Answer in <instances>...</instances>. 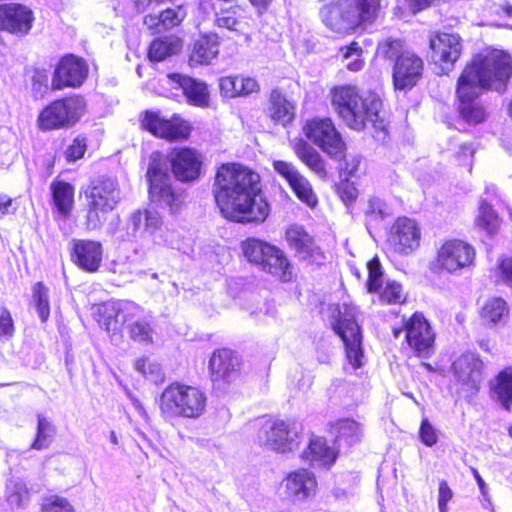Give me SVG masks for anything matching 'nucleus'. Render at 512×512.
<instances>
[{
    "label": "nucleus",
    "instance_id": "f257e3e1",
    "mask_svg": "<svg viewBox=\"0 0 512 512\" xmlns=\"http://www.w3.org/2000/svg\"><path fill=\"white\" fill-rule=\"evenodd\" d=\"M213 193L223 216L234 222L262 223L270 213L260 176L242 165L223 164L217 170Z\"/></svg>",
    "mask_w": 512,
    "mask_h": 512
},
{
    "label": "nucleus",
    "instance_id": "f03ea898",
    "mask_svg": "<svg viewBox=\"0 0 512 512\" xmlns=\"http://www.w3.org/2000/svg\"><path fill=\"white\" fill-rule=\"evenodd\" d=\"M512 74V60L508 54L493 51L476 55L466 65L457 81L459 113L468 123L485 119V110L477 101L484 89L503 91Z\"/></svg>",
    "mask_w": 512,
    "mask_h": 512
},
{
    "label": "nucleus",
    "instance_id": "7ed1b4c3",
    "mask_svg": "<svg viewBox=\"0 0 512 512\" xmlns=\"http://www.w3.org/2000/svg\"><path fill=\"white\" fill-rule=\"evenodd\" d=\"M331 95L332 105L349 128L362 131L370 125L376 133L386 135L382 101L376 94L361 95L356 87L346 85L334 88Z\"/></svg>",
    "mask_w": 512,
    "mask_h": 512
},
{
    "label": "nucleus",
    "instance_id": "20e7f679",
    "mask_svg": "<svg viewBox=\"0 0 512 512\" xmlns=\"http://www.w3.org/2000/svg\"><path fill=\"white\" fill-rule=\"evenodd\" d=\"M380 0H330L320 9L323 24L330 30L348 34L371 24L377 16Z\"/></svg>",
    "mask_w": 512,
    "mask_h": 512
},
{
    "label": "nucleus",
    "instance_id": "39448f33",
    "mask_svg": "<svg viewBox=\"0 0 512 512\" xmlns=\"http://www.w3.org/2000/svg\"><path fill=\"white\" fill-rule=\"evenodd\" d=\"M102 324L108 332L120 331L127 325L130 337L141 343H152L154 331L150 322L142 317L143 309L136 303L120 300L102 306Z\"/></svg>",
    "mask_w": 512,
    "mask_h": 512
},
{
    "label": "nucleus",
    "instance_id": "423d86ee",
    "mask_svg": "<svg viewBox=\"0 0 512 512\" xmlns=\"http://www.w3.org/2000/svg\"><path fill=\"white\" fill-rule=\"evenodd\" d=\"M206 396L200 389L172 383L159 398L161 415L166 419L175 417L198 418L206 407Z\"/></svg>",
    "mask_w": 512,
    "mask_h": 512
},
{
    "label": "nucleus",
    "instance_id": "0eeeda50",
    "mask_svg": "<svg viewBox=\"0 0 512 512\" xmlns=\"http://www.w3.org/2000/svg\"><path fill=\"white\" fill-rule=\"evenodd\" d=\"M360 311L353 304L343 303L337 308V315L334 316L332 328L342 339L346 356L353 368L361 367L362 332L359 325Z\"/></svg>",
    "mask_w": 512,
    "mask_h": 512
},
{
    "label": "nucleus",
    "instance_id": "6e6552de",
    "mask_svg": "<svg viewBox=\"0 0 512 512\" xmlns=\"http://www.w3.org/2000/svg\"><path fill=\"white\" fill-rule=\"evenodd\" d=\"M85 107L84 98L78 95L57 99L40 112L38 128L44 132L70 128L83 116Z\"/></svg>",
    "mask_w": 512,
    "mask_h": 512
},
{
    "label": "nucleus",
    "instance_id": "1a4fd4ad",
    "mask_svg": "<svg viewBox=\"0 0 512 512\" xmlns=\"http://www.w3.org/2000/svg\"><path fill=\"white\" fill-rule=\"evenodd\" d=\"M303 437L301 426L294 421L269 419L258 433V444L267 448H295Z\"/></svg>",
    "mask_w": 512,
    "mask_h": 512
},
{
    "label": "nucleus",
    "instance_id": "9d476101",
    "mask_svg": "<svg viewBox=\"0 0 512 512\" xmlns=\"http://www.w3.org/2000/svg\"><path fill=\"white\" fill-rule=\"evenodd\" d=\"M304 132L310 141L330 157L340 159L343 156L346 145L329 118L309 121L304 127Z\"/></svg>",
    "mask_w": 512,
    "mask_h": 512
},
{
    "label": "nucleus",
    "instance_id": "9b49d317",
    "mask_svg": "<svg viewBox=\"0 0 512 512\" xmlns=\"http://www.w3.org/2000/svg\"><path fill=\"white\" fill-rule=\"evenodd\" d=\"M146 176L149 182L151 200L168 207L172 213L176 212L182 203V195L172 189L170 176L167 171L159 162L152 160Z\"/></svg>",
    "mask_w": 512,
    "mask_h": 512
},
{
    "label": "nucleus",
    "instance_id": "f8f14e48",
    "mask_svg": "<svg viewBox=\"0 0 512 512\" xmlns=\"http://www.w3.org/2000/svg\"><path fill=\"white\" fill-rule=\"evenodd\" d=\"M430 59L439 67L441 74H448L459 59L463 45L462 39L454 33H437L429 39Z\"/></svg>",
    "mask_w": 512,
    "mask_h": 512
},
{
    "label": "nucleus",
    "instance_id": "ddd939ff",
    "mask_svg": "<svg viewBox=\"0 0 512 512\" xmlns=\"http://www.w3.org/2000/svg\"><path fill=\"white\" fill-rule=\"evenodd\" d=\"M403 330L409 347L417 356L428 358L433 353L435 334L422 314L414 313Z\"/></svg>",
    "mask_w": 512,
    "mask_h": 512
},
{
    "label": "nucleus",
    "instance_id": "4468645a",
    "mask_svg": "<svg viewBox=\"0 0 512 512\" xmlns=\"http://www.w3.org/2000/svg\"><path fill=\"white\" fill-rule=\"evenodd\" d=\"M453 374L468 396L479 392L483 380V362L473 353L462 354L452 365Z\"/></svg>",
    "mask_w": 512,
    "mask_h": 512
},
{
    "label": "nucleus",
    "instance_id": "2eb2a0df",
    "mask_svg": "<svg viewBox=\"0 0 512 512\" xmlns=\"http://www.w3.org/2000/svg\"><path fill=\"white\" fill-rule=\"evenodd\" d=\"M141 125L153 135L169 141L184 140L190 134V126L186 121L178 117L165 119L151 111L145 112Z\"/></svg>",
    "mask_w": 512,
    "mask_h": 512
},
{
    "label": "nucleus",
    "instance_id": "dca6fc26",
    "mask_svg": "<svg viewBox=\"0 0 512 512\" xmlns=\"http://www.w3.org/2000/svg\"><path fill=\"white\" fill-rule=\"evenodd\" d=\"M169 163L174 177L183 183L196 181L202 170V156L192 148H174L169 154Z\"/></svg>",
    "mask_w": 512,
    "mask_h": 512
},
{
    "label": "nucleus",
    "instance_id": "f3484780",
    "mask_svg": "<svg viewBox=\"0 0 512 512\" xmlns=\"http://www.w3.org/2000/svg\"><path fill=\"white\" fill-rule=\"evenodd\" d=\"M424 62L413 51H407L393 65L392 80L396 90H411L423 75Z\"/></svg>",
    "mask_w": 512,
    "mask_h": 512
},
{
    "label": "nucleus",
    "instance_id": "a211bd4d",
    "mask_svg": "<svg viewBox=\"0 0 512 512\" xmlns=\"http://www.w3.org/2000/svg\"><path fill=\"white\" fill-rule=\"evenodd\" d=\"M475 257L474 248L461 240H448L438 251L437 262L446 271L452 273L468 267Z\"/></svg>",
    "mask_w": 512,
    "mask_h": 512
},
{
    "label": "nucleus",
    "instance_id": "6ab92c4d",
    "mask_svg": "<svg viewBox=\"0 0 512 512\" xmlns=\"http://www.w3.org/2000/svg\"><path fill=\"white\" fill-rule=\"evenodd\" d=\"M421 232L417 223L407 217H400L391 227L389 242L400 254H410L419 247Z\"/></svg>",
    "mask_w": 512,
    "mask_h": 512
},
{
    "label": "nucleus",
    "instance_id": "aec40b11",
    "mask_svg": "<svg viewBox=\"0 0 512 512\" xmlns=\"http://www.w3.org/2000/svg\"><path fill=\"white\" fill-rule=\"evenodd\" d=\"M89 201L96 207L115 209L121 200V190L118 180L108 175H99L93 178L86 191Z\"/></svg>",
    "mask_w": 512,
    "mask_h": 512
},
{
    "label": "nucleus",
    "instance_id": "412c9836",
    "mask_svg": "<svg viewBox=\"0 0 512 512\" xmlns=\"http://www.w3.org/2000/svg\"><path fill=\"white\" fill-rule=\"evenodd\" d=\"M187 16V8L183 4H174L166 0L164 6H159L156 12L149 13L143 23L153 33H162L178 26Z\"/></svg>",
    "mask_w": 512,
    "mask_h": 512
},
{
    "label": "nucleus",
    "instance_id": "4be33fe9",
    "mask_svg": "<svg viewBox=\"0 0 512 512\" xmlns=\"http://www.w3.org/2000/svg\"><path fill=\"white\" fill-rule=\"evenodd\" d=\"M86 76L87 66L82 60L74 56L64 57L54 71L52 88L61 90L64 87H78Z\"/></svg>",
    "mask_w": 512,
    "mask_h": 512
},
{
    "label": "nucleus",
    "instance_id": "5701e85b",
    "mask_svg": "<svg viewBox=\"0 0 512 512\" xmlns=\"http://www.w3.org/2000/svg\"><path fill=\"white\" fill-rule=\"evenodd\" d=\"M33 13L24 5L9 3L0 5V30L24 35L32 27Z\"/></svg>",
    "mask_w": 512,
    "mask_h": 512
},
{
    "label": "nucleus",
    "instance_id": "b1692460",
    "mask_svg": "<svg viewBox=\"0 0 512 512\" xmlns=\"http://www.w3.org/2000/svg\"><path fill=\"white\" fill-rule=\"evenodd\" d=\"M72 261L86 272H96L102 262V244L94 240H73Z\"/></svg>",
    "mask_w": 512,
    "mask_h": 512
},
{
    "label": "nucleus",
    "instance_id": "393cba45",
    "mask_svg": "<svg viewBox=\"0 0 512 512\" xmlns=\"http://www.w3.org/2000/svg\"><path fill=\"white\" fill-rule=\"evenodd\" d=\"M286 238L299 259L317 264L324 260V255L314 243L313 238L301 226H291L286 231Z\"/></svg>",
    "mask_w": 512,
    "mask_h": 512
},
{
    "label": "nucleus",
    "instance_id": "a878e982",
    "mask_svg": "<svg viewBox=\"0 0 512 512\" xmlns=\"http://www.w3.org/2000/svg\"><path fill=\"white\" fill-rule=\"evenodd\" d=\"M285 496L292 501H303L314 491L317 482L313 473L300 469L290 473L282 483Z\"/></svg>",
    "mask_w": 512,
    "mask_h": 512
},
{
    "label": "nucleus",
    "instance_id": "bb28decb",
    "mask_svg": "<svg viewBox=\"0 0 512 512\" xmlns=\"http://www.w3.org/2000/svg\"><path fill=\"white\" fill-rule=\"evenodd\" d=\"M167 78L171 84L182 89L188 103L199 107L208 106L209 90L205 82L178 73L169 74Z\"/></svg>",
    "mask_w": 512,
    "mask_h": 512
},
{
    "label": "nucleus",
    "instance_id": "cd10ccee",
    "mask_svg": "<svg viewBox=\"0 0 512 512\" xmlns=\"http://www.w3.org/2000/svg\"><path fill=\"white\" fill-rule=\"evenodd\" d=\"M239 361L230 349H220L213 353L209 361L212 381L229 382L236 374Z\"/></svg>",
    "mask_w": 512,
    "mask_h": 512
},
{
    "label": "nucleus",
    "instance_id": "c85d7f7f",
    "mask_svg": "<svg viewBox=\"0 0 512 512\" xmlns=\"http://www.w3.org/2000/svg\"><path fill=\"white\" fill-rule=\"evenodd\" d=\"M481 323L487 328L503 327L510 318V307L501 297L487 299L480 308Z\"/></svg>",
    "mask_w": 512,
    "mask_h": 512
},
{
    "label": "nucleus",
    "instance_id": "c756f323",
    "mask_svg": "<svg viewBox=\"0 0 512 512\" xmlns=\"http://www.w3.org/2000/svg\"><path fill=\"white\" fill-rule=\"evenodd\" d=\"M490 395L504 410L512 409V366L500 371L490 382Z\"/></svg>",
    "mask_w": 512,
    "mask_h": 512
},
{
    "label": "nucleus",
    "instance_id": "7c9ffc66",
    "mask_svg": "<svg viewBox=\"0 0 512 512\" xmlns=\"http://www.w3.org/2000/svg\"><path fill=\"white\" fill-rule=\"evenodd\" d=\"M218 53V36L216 34L201 35L193 43L189 63L191 66L209 64Z\"/></svg>",
    "mask_w": 512,
    "mask_h": 512
},
{
    "label": "nucleus",
    "instance_id": "2f4dec72",
    "mask_svg": "<svg viewBox=\"0 0 512 512\" xmlns=\"http://www.w3.org/2000/svg\"><path fill=\"white\" fill-rule=\"evenodd\" d=\"M260 269L283 282H288L292 278V266L284 252L276 246L273 247V252L268 254Z\"/></svg>",
    "mask_w": 512,
    "mask_h": 512
},
{
    "label": "nucleus",
    "instance_id": "473e14b6",
    "mask_svg": "<svg viewBox=\"0 0 512 512\" xmlns=\"http://www.w3.org/2000/svg\"><path fill=\"white\" fill-rule=\"evenodd\" d=\"M336 434L334 444L338 447H352L361 441L362 430L360 425L351 419L339 420L332 426Z\"/></svg>",
    "mask_w": 512,
    "mask_h": 512
},
{
    "label": "nucleus",
    "instance_id": "72a5a7b5",
    "mask_svg": "<svg viewBox=\"0 0 512 512\" xmlns=\"http://www.w3.org/2000/svg\"><path fill=\"white\" fill-rule=\"evenodd\" d=\"M271 117L275 122L286 126L291 123L295 116L294 105L277 89L270 94Z\"/></svg>",
    "mask_w": 512,
    "mask_h": 512
},
{
    "label": "nucleus",
    "instance_id": "f704fd0d",
    "mask_svg": "<svg viewBox=\"0 0 512 512\" xmlns=\"http://www.w3.org/2000/svg\"><path fill=\"white\" fill-rule=\"evenodd\" d=\"M182 49V41L175 36L155 39L149 47L148 56L151 61L160 62L175 55Z\"/></svg>",
    "mask_w": 512,
    "mask_h": 512
},
{
    "label": "nucleus",
    "instance_id": "c9c22d12",
    "mask_svg": "<svg viewBox=\"0 0 512 512\" xmlns=\"http://www.w3.org/2000/svg\"><path fill=\"white\" fill-rule=\"evenodd\" d=\"M297 156L320 178L327 177L325 161L321 155L305 141H300L295 148Z\"/></svg>",
    "mask_w": 512,
    "mask_h": 512
},
{
    "label": "nucleus",
    "instance_id": "e433bc0d",
    "mask_svg": "<svg viewBox=\"0 0 512 512\" xmlns=\"http://www.w3.org/2000/svg\"><path fill=\"white\" fill-rule=\"evenodd\" d=\"M274 245L256 238H249L242 243L244 256L250 263L257 265L259 268L266 260L270 252H273Z\"/></svg>",
    "mask_w": 512,
    "mask_h": 512
},
{
    "label": "nucleus",
    "instance_id": "4c0bfd02",
    "mask_svg": "<svg viewBox=\"0 0 512 512\" xmlns=\"http://www.w3.org/2000/svg\"><path fill=\"white\" fill-rule=\"evenodd\" d=\"M6 499L12 508L22 507L28 501L29 491L22 479L11 477L7 480Z\"/></svg>",
    "mask_w": 512,
    "mask_h": 512
},
{
    "label": "nucleus",
    "instance_id": "58836bf2",
    "mask_svg": "<svg viewBox=\"0 0 512 512\" xmlns=\"http://www.w3.org/2000/svg\"><path fill=\"white\" fill-rule=\"evenodd\" d=\"M339 450H303L301 458L315 469L328 470L338 458Z\"/></svg>",
    "mask_w": 512,
    "mask_h": 512
},
{
    "label": "nucleus",
    "instance_id": "ea45409f",
    "mask_svg": "<svg viewBox=\"0 0 512 512\" xmlns=\"http://www.w3.org/2000/svg\"><path fill=\"white\" fill-rule=\"evenodd\" d=\"M53 201L60 213L67 215L72 207L73 187L66 182L51 184Z\"/></svg>",
    "mask_w": 512,
    "mask_h": 512
},
{
    "label": "nucleus",
    "instance_id": "a19ab883",
    "mask_svg": "<svg viewBox=\"0 0 512 512\" xmlns=\"http://www.w3.org/2000/svg\"><path fill=\"white\" fill-rule=\"evenodd\" d=\"M163 222L157 211L144 210V232L154 236V241L158 244H167L173 246L172 240L163 237Z\"/></svg>",
    "mask_w": 512,
    "mask_h": 512
},
{
    "label": "nucleus",
    "instance_id": "79ce46f5",
    "mask_svg": "<svg viewBox=\"0 0 512 512\" xmlns=\"http://www.w3.org/2000/svg\"><path fill=\"white\" fill-rule=\"evenodd\" d=\"M56 434L55 426L45 416L37 415V435L30 448H47Z\"/></svg>",
    "mask_w": 512,
    "mask_h": 512
},
{
    "label": "nucleus",
    "instance_id": "37998d69",
    "mask_svg": "<svg viewBox=\"0 0 512 512\" xmlns=\"http://www.w3.org/2000/svg\"><path fill=\"white\" fill-rule=\"evenodd\" d=\"M407 51L402 40L391 37L380 41L377 46L378 56L394 63Z\"/></svg>",
    "mask_w": 512,
    "mask_h": 512
},
{
    "label": "nucleus",
    "instance_id": "c03bdc74",
    "mask_svg": "<svg viewBox=\"0 0 512 512\" xmlns=\"http://www.w3.org/2000/svg\"><path fill=\"white\" fill-rule=\"evenodd\" d=\"M477 224L489 234L495 233L500 225L497 213L485 200L480 203Z\"/></svg>",
    "mask_w": 512,
    "mask_h": 512
},
{
    "label": "nucleus",
    "instance_id": "a18cd8bd",
    "mask_svg": "<svg viewBox=\"0 0 512 512\" xmlns=\"http://www.w3.org/2000/svg\"><path fill=\"white\" fill-rule=\"evenodd\" d=\"M33 300L40 320L46 322L50 315V306L48 288L42 282L34 285Z\"/></svg>",
    "mask_w": 512,
    "mask_h": 512
},
{
    "label": "nucleus",
    "instance_id": "49530a36",
    "mask_svg": "<svg viewBox=\"0 0 512 512\" xmlns=\"http://www.w3.org/2000/svg\"><path fill=\"white\" fill-rule=\"evenodd\" d=\"M346 68L350 71L357 72L363 68L364 62L361 59L362 48L357 42H352L350 45L340 49Z\"/></svg>",
    "mask_w": 512,
    "mask_h": 512
},
{
    "label": "nucleus",
    "instance_id": "de8ad7c7",
    "mask_svg": "<svg viewBox=\"0 0 512 512\" xmlns=\"http://www.w3.org/2000/svg\"><path fill=\"white\" fill-rule=\"evenodd\" d=\"M296 196L310 207H314L318 200L316 194L313 192L310 182L303 176L290 186Z\"/></svg>",
    "mask_w": 512,
    "mask_h": 512
},
{
    "label": "nucleus",
    "instance_id": "09e8293b",
    "mask_svg": "<svg viewBox=\"0 0 512 512\" xmlns=\"http://www.w3.org/2000/svg\"><path fill=\"white\" fill-rule=\"evenodd\" d=\"M135 369L151 382L157 383L163 380L164 375L160 365L148 357L138 359L135 362Z\"/></svg>",
    "mask_w": 512,
    "mask_h": 512
},
{
    "label": "nucleus",
    "instance_id": "8fccbe9b",
    "mask_svg": "<svg viewBox=\"0 0 512 512\" xmlns=\"http://www.w3.org/2000/svg\"><path fill=\"white\" fill-rule=\"evenodd\" d=\"M89 209L86 216V227L88 230H97L102 227L106 221V215L112 211L106 207H96L94 202L89 201Z\"/></svg>",
    "mask_w": 512,
    "mask_h": 512
},
{
    "label": "nucleus",
    "instance_id": "3c124183",
    "mask_svg": "<svg viewBox=\"0 0 512 512\" xmlns=\"http://www.w3.org/2000/svg\"><path fill=\"white\" fill-rule=\"evenodd\" d=\"M368 281L367 288L369 292H378L383 285V273L380 262L377 258L372 259L367 264Z\"/></svg>",
    "mask_w": 512,
    "mask_h": 512
},
{
    "label": "nucleus",
    "instance_id": "603ef678",
    "mask_svg": "<svg viewBox=\"0 0 512 512\" xmlns=\"http://www.w3.org/2000/svg\"><path fill=\"white\" fill-rule=\"evenodd\" d=\"M126 230L129 240H137L138 238L143 237L146 233L144 232V211L136 210L130 215L127 221Z\"/></svg>",
    "mask_w": 512,
    "mask_h": 512
},
{
    "label": "nucleus",
    "instance_id": "864d4df0",
    "mask_svg": "<svg viewBox=\"0 0 512 512\" xmlns=\"http://www.w3.org/2000/svg\"><path fill=\"white\" fill-rule=\"evenodd\" d=\"M42 512H75V510L66 498L50 495L44 498Z\"/></svg>",
    "mask_w": 512,
    "mask_h": 512
},
{
    "label": "nucleus",
    "instance_id": "5fc2aeb1",
    "mask_svg": "<svg viewBox=\"0 0 512 512\" xmlns=\"http://www.w3.org/2000/svg\"><path fill=\"white\" fill-rule=\"evenodd\" d=\"M273 168L290 186L301 176L297 168L291 162L275 160L273 161Z\"/></svg>",
    "mask_w": 512,
    "mask_h": 512
},
{
    "label": "nucleus",
    "instance_id": "6e6d98bb",
    "mask_svg": "<svg viewBox=\"0 0 512 512\" xmlns=\"http://www.w3.org/2000/svg\"><path fill=\"white\" fill-rule=\"evenodd\" d=\"M237 8H230L216 14L215 24L220 28L237 31L238 19Z\"/></svg>",
    "mask_w": 512,
    "mask_h": 512
},
{
    "label": "nucleus",
    "instance_id": "4d7b16f0",
    "mask_svg": "<svg viewBox=\"0 0 512 512\" xmlns=\"http://www.w3.org/2000/svg\"><path fill=\"white\" fill-rule=\"evenodd\" d=\"M380 299L388 304L402 301V286L395 281H388L380 294Z\"/></svg>",
    "mask_w": 512,
    "mask_h": 512
},
{
    "label": "nucleus",
    "instance_id": "13d9d810",
    "mask_svg": "<svg viewBox=\"0 0 512 512\" xmlns=\"http://www.w3.org/2000/svg\"><path fill=\"white\" fill-rule=\"evenodd\" d=\"M434 1L435 0H397L396 8L400 10L402 14H416L417 12L429 7Z\"/></svg>",
    "mask_w": 512,
    "mask_h": 512
},
{
    "label": "nucleus",
    "instance_id": "bf43d9fd",
    "mask_svg": "<svg viewBox=\"0 0 512 512\" xmlns=\"http://www.w3.org/2000/svg\"><path fill=\"white\" fill-rule=\"evenodd\" d=\"M343 158L344 162L340 165L341 173H343L346 177L356 176L361 165L362 158L359 155H345L339 159Z\"/></svg>",
    "mask_w": 512,
    "mask_h": 512
},
{
    "label": "nucleus",
    "instance_id": "052dcab7",
    "mask_svg": "<svg viewBox=\"0 0 512 512\" xmlns=\"http://www.w3.org/2000/svg\"><path fill=\"white\" fill-rule=\"evenodd\" d=\"M86 151V143L83 138H75L65 151L67 161L73 162L83 157Z\"/></svg>",
    "mask_w": 512,
    "mask_h": 512
},
{
    "label": "nucleus",
    "instance_id": "680f3d73",
    "mask_svg": "<svg viewBox=\"0 0 512 512\" xmlns=\"http://www.w3.org/2000/svg\"><path fill=\"white\" fill-rule=\"evenodd\" d=\"M453 497V491L449 487L446 480L439 482L438 488V509L439 512H448V502Z\"/></svg>",
    "mask_w": 512,
    "mask_h": 512
},
{
    "label": "nucleus",
    "instance_id": "e2e57ef3",
    "mask_svg": "<svg viewBox=\"0 0 512 512\" xmlns=\"http://www.w3.org/2000/svg\"><path fill=\"white\" fill-rule=\"evenodd\" d=\"M366 215L373 219H384L388 213L386 211V204L379 198H372L369 200Z\"/></svg>",
    "mask_w": 512,
    "mask_h": 512
},
{
    "label": "nucleus",
    "instance_id": "0e129e2a",
    "mask_svg": "<svg viewBox=\"0 0 512 512\" xmlns=\"http://www.w3.org/2000/svg\"><path fill=\"white\" fill-rule=\"evenodd\" d=\"M338 193L341 199L346 203L350 204L354 202L358 196V191L353 183L347 179L342 181L338 186Z\"/></svg>",
    "mask_w": 512,
    "mask_h": 512
},
{
    "label": "nucleus",
    "instance_id": "69168bd1",
    "mask_svg": "<svg viewBox=\"0 0 512 512\" xmlns=\"http://www.w3.org/2000/svg\"><path fill=\"white\" fill-rule=\"evenodd\" d=\"M236 77L227 76L219 80L221 95L226 98H235L239 96L238 90H235Z\"/></svg>",
    "mask_w": 512,
    "mask_h": 512
},
{
    "label": "nucleus",
    "instance_id": "338daca9",
    "mask_svg": "<svg viewBox=\"0 0 512 512\" xmlns=\"http://www.w3.org/2000/svg\"><path fill=\"white\" fill-rule=\"evenodd\" d=\"M14 332V324L9 310L2 307L0 311V337L11 336Z\"/></svg>",
    "mask_w": 512,
    "mask_h": 512
},
{
    "label": "nucleus",
    "instance_id": "774afa93",
    "mask_svg": "<svg viewBox=\"0 0 512 512\" xmlns=\"http://www.w3.org/2000/svg\"><path fill=\"white\" fill-rule=\"evenodd\" d=\"M499 271L505 284L512 285V257H504L499 261Z\"/></svg>",
    "mask_w": 512,
    "mask_h": 512
}]
</instances>
